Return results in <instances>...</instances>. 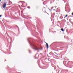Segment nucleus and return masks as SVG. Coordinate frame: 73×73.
Wrapping results in <instances>:
<instances>
[{"label":"nucleus","mask_w":73,"mask_h":73,"mask_svg":"<svg viewBox=\"0 0 73 73\" xmlns=\"http://www.w3.org/2000/svg\"><path fill=\"white\" fill-rule=\"evenodd\" d=\"M35 50H38L39 49V48H38V47H35Z\"/></svg>","instance_id":"f257e3e1"},{"label":"nucleus","mask_w":73,"mask_h":73,"mask_svg":"<svg viewBox=\"0 0 73 73\" xmlns=\"http://www.w3.org/2000/svg\"><path fill=\"white\" fill-rule=\"evenodd\" d=\"M6 3H5L3 5V8H5L6 7Z\"/></svg>","instance_id":"f03ea898"},{"label":"nucleus","mask_w":73,"mask_h":73,"mask_svg":"<svg viewBox=\"0 0 73 73\" xmlns=\"http://www.w3.org/2000/svg\"><path fill=\"white\" fill-rule=\"evenodd\" d=\"M46 46L47 49H48L49 48V46L48 45V43H46Z\"/></svg>","instance_id":"7ed1b4c3"},{"label":"nucleus","mask_w":73,"mask_h":73,"mask_svg":"<svg viewBox=\"0 0 73 73\" xmlns=\"http://www.w3.org/2000/svg\"><path fill=\"white\" fill-rule=\"evenodd\" d=\"M61 30L62 31V32H64V29H63V28H62L61 29Z\"/></svg>","instance_id":"20e7f679"},{"label":"nucleus","mask_w":73,"mask_h":73,"mask_svg":"<svg viewBox=\"0 0 73 73\" xmlns=\"http://www.w3.org/2000/svg\"><path fill=\"white\" fill-rule=\"evenodd\" d=\"M68 16V15H66L65 16V17H66Z\"/></svg>","instance_id":"39448f33"},{"label":"nucleus","mask_w":73,"mask_h":73,"mask_svg":"<svg viewBox=\"0 0 73 73\" xmlns=\"http://www.w3.org/2000/svg\"><path fill=\"white\" fill-rule=\"evenodd\" d=\"M28 8H29V9H30V7H28Z\"/></svg>","instance_id":"423d86ee"},{"label":"nucleus","mask_w":73,"mask_h":73,"mask_svg":"<svg viewBox=\"0 0 73 73\" xmlns=\"http://www.w3.org/2000/svg\"><path fill=\"white\" fill-rule=\"evenodd\" d=\"M53 8H54V7H52V8H51V9H53Z\"/></svg>","instance_id":"0eeeda50"},{"label":"nucleus","mask_w":73,"mask_h":73,"mask_svg":"<svg viewBox=\"0 0 73 73\" xmlns=\"http://www.w3.org/2000/svg\"><path fill=\"white\" fill-rule=\"evenodd\" d=\"M53 10L54 11H55V9H53Z\"/></svg>","instance_id":"6e6552de"},{"label":"nucleus","mask_w":73,"mask_h":73,"mask_svg":"<svg viewBox=\"0 0 73 73\" xmlns=\"http://www.w3.org/2000/svg\"><path fill=\"white\" fill-rule=\"evenodd\" d=\"M1 15H0V17H1Z\"/></svg>","instance_id":"1a4fd4ad"},{"label":"nucleus","mask_w":73,"mask_h":73,"mask_svg":"<svg viewBox=\"0 0 73 73\" xmlns=\"http://www.w3.org/2000/svg\"><path fill=\"white\" fill-rule=\"evenodd\" d=\"M50 53H51V52H50V53H49V54H50Z\"/></svg>","instance_id":"9d476101"},{"label":"nucleus","mask_w":73,"mask_h":73,"mask_svg":"<svg viewBox=\"0 0 73 73\" xmlns=\"http://www.w3.org/2000/svg\"><path fill=\"white\" fill-rule=\"evenodd\" d=\"M0 1H1V0H0Z\"/></svg>","instance_id":"9b49d317"},{"label":"nucleus","mask_w":73,"mask_h":73,"mask_svg":"<svg viewBox=\"0 0 73 73\" xmlns=\"http://www.w3.org/2000/svg\"><path fill=\"white\" fill-rule=\"evenodd\" d=\"M46 7H47V6H46Z\"/></svg>","instance_id":"f8f14e48"},{"label":"nucleus","mask_w":73,"mask_h":73,"mask_svg":"<svg viewBox=\"0 0 73 73\" xmlns=\"http://www.w3.org/2000/svg\"><path fill=\"white\" fill-rule=\"evenodd\" d=\"M44 8H45V7H44Z\"/></svg>","instance_id":"ddd939ff"}]
</instances>
